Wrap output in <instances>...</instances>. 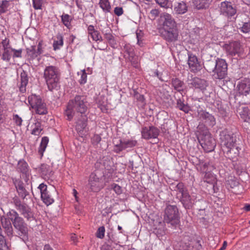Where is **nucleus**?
I'll return each mask as SVG.
<instances>
[{"label":"nucleus","instance_id":"obj_1","mask_svg":"<svg viewBox=\"0 0 250 250\" xmlns=\"http://www.w3.org/2000/svg\"><path fill=\"white\" fill-rule=\"evenodd\" d=\"M197 132L198 140L204 150L207 152L213 151L216 146V141L208 129L204 125H199Z\"/></svg>","mask_w":250,"mask_h":250},{"label":"nucleus","instance_id":"obj_2","mask_svg":"<svg viewBox=\"0 0 250 250\" xmlns=\"http://www.w3.org/2000/svg\"><path fill=\"white\" fill-rule=\"evenodd\" d=\"M60 76L58 67L52 65L46 67L44 71V77L49 90L52 91L57 87Z\"/></svg>","mask_w":250,"mask_h":250},{"label":"nucleus","instance_id":"obj_3","mask_svg":"<svg viewBox=\"0 0 250 250\" xmlns=\"http://www.w3.org/2000/svg\"><path fill=\"white\" fill-rule=\"evenodd\" d=\"M7 215L10 216L14 228L19 231V234L21 236H26L28 233V228L23 219L14 210L9 211Z\"/></svg>","mask_w":250,"mask_h":250},{"label":"nucleus","instance_id":"obj_4","mask_svg":"<svg viewBox=\"0 0 250 250\" xmlns=\"http://www.w3.org/2000/svg\"><path fill=\"white\" fill-rule=\"evenodd\" d=\"M164 219L165 222L170 224L172 226L178 224L180 222L179 210L176 205L166 204L164 210Z\"/></svg>","mask_w":250,"mask_h":250},{"label":"nucleus","instance_id":"obj_5","mask_svg":"<svg viewBox=\"0 0 250 250\" xmlns=\"http://www.w3.org/2000/svg\"><path fill=\"white\" fill-rule=\"evenodd\" d=\"M227 56L234 59H239L244 55V48L239 41H232L224 45Z\"/></svg>","mask_w":250,"mask_h":250},{"label":"nucleus","instance_id":"obj_6","mask_svg":"<svg viewBox=\"0 0 250 250\" xmlns=\"http://www.w3.org/2000/svg\"><path fill=\"white\" fill-rule=\"evenodd\" d=\"M237 94L242 96L246 104H250V78H244L236 86Z\"/></svg>","mask_w":250,"mask_h":250},{"label":"nucleus","instance_id":"obj_7","mask_svg":"<svg viewBox=\"0 0 250 250\" xmlns=\"http://www.w3.org/2000/svg\"><path fill=\"white\" fill-rule=\"evenodd\" d=\"M28 102L36 113L40 115H44L47 113L46 104L42 101L39 96L32 94L28 97Z\"/></svg>","mask_w":250,"mask_h":250},{"label":"nucleus","instance_id":"obj_8","mask_svg":"<svg viewBox=\"0 0 250 250\" xmlns=\"http://www.w3.org/2000/svg\"><path fill=\"white\" fill-rule=\"evenodd\" d=\"M13 203L16 209L27 221H31L35 219L31 208L26 204L21 203L18 197L13 198Z\"/></svg>","mask_w":250,"mask_h":250},{"label":"nucleus","instance_id":"obj_9","mask_svg":"<svg viewBox=\"0 0 250 250\" xmlns=\"http://www.w3.org/2000/svg\"><path fill=\"white\" fill-rule=\"evenodd\" d=\"M220 144L222 149L232 147L236 142V136L227 129L222 130L220 133Z\"/></svg>","mask_w":250,"mask_h":250},{"label":"nucleus","instance_id":"obj_10","mask_svg":"<svg viewBox=\"0 0 250 250\" xmlns=\"http://www.w3.org/2000/svg\"><path fill=\"white\" fill-rule=\"evenodd\" d=\"M69 103V106H72L76 111L82 114L85 113L87 109V102L84 96L76 95Z\"/></svg>","mask_w":250,"mask_h":250},{"label":"nucleus","instance_id":"obj_11","mask_svg":"<svg viewBox=\"0 0 250 250\" xmlns=\"http://www.w3.org/2000/svg\"><path fill=\"white\" fill-rule=\"evenodd\" d=\"M96 171H101L103 174L111 172L113 169V162L107 156L100 158L95 164Z\"/></svg>","mask_w":250,"mask_h":250},{"label":"nucleus","instance_id":"obj_12","mask_svg":"<svg viewBox=\"0 0 250 250\" xmlns=\"http://www.w3.org/2000/svg\"><path fill=\"white\" fill-rule=\"evenodd\" d=\"M158 29L161 37L168 42H173L178 40L179 32L177 27Z\"/></svg>","mask_w":250,"mask_h":250},{"label":"nucleus","instance_id":"obj_13","mask_svg":"<svg viewBox=\"0 0 250 250\" xmlns=\"http://www.w3.org/2000/svg\"><path fill=\"white\" fill-rule=\"evenodd\" d=\"M228 64L226 61L222 59H217V64L215 70L213 75L215 79L222 80L225 79L227 75Z\"/></svg>","mask_w":250,"mask_h":250},{"label":"nucleus","instance_id":"obj_14","mask_svg":"<svg viewBox=\"0 0 250 250\" xmlns=\"http://www.w3.org/2000/svg\"><path fill=\"white\" fill-rule=\"evenodd\" d=\"M160 27L158 29L175 28L177 27L176 22L172 16L167 13H162L159 20Z\"/></svg>","mask_w":250,"mask_h":250},{"label":"nucleus","instance_id":"obj_15","mask_svg":"<svg viewBox=\"0 0 250 250\" xmlns=\"http://www.w3.org/2000/svg\"><path fill=\"white\" fill-rule=\"evenodd\" d=\"M198 118L207 128L208 126L212 127L216 125V119L214 116L209 112L201 110L198 113ZM199 125H201L200 124Z\"/></svg>","mask_w":250,"mask_h":250},{"label":"nucleus","instance_id":"obj_16","mask_svg":"<svg viewBox=\"0 0 250 250\" xmlns=\"http://www.w3.org/2000/svg\"><path fill=\"white\" fill-rule=\"evenodd\" d=\"M98 171L92 173L89 179L88 184L91 191L94 192L99 191L102 188V178L98 176Z\"/></svg>","mask_w":250,"mask_h":250},{"label":"nucleus","instance_id":"obj_17","mask_svg":"<svg viewBox=\"0 0 250 250\" xmlns=\"http://www.w3.org/2000/svg\"><path fill=\"white\" fill-rule=\"evenodd\" d=\"M159 133V129L153 125L144 127L141 131L142 138L146 140L157 138Z\"/></svg>","mask_w":250,"mask_h":250},{"label":"nucleus","instance_id":"obj_18","mask_svg":"<svg viewBox=\"0 0 250 250\" xmlns=\"http://www.w3.org/2000/svg\"><path fill=\"white\" fill-rule=\"evenodd\" d=\"M220 11L221 14L228 17H231L236 13V9L233 7L231 2L224 1L220 3Z\"/></svg>","mask_w":250,"mask_h":250},{"label":"nucleus","instance_id":"obj_19","mask_svg":"<svg viewBox=\"0 0 250 250\" xmlns=\"http://www.w3.org/2000/svg\"><path fill=\"white\" fill-rule=\"evenodd\" d=\"M188 64L190 71L193 73L199 71L202 68V64L198 61L197 57L192 54H188Z\"/></svg>","mask_w":250,"mask_h":250},{"label":"nucleus","instance_id":"obj_20","mask_svg":"<svg viewBox=\"0 0 250 250\" xmlns=\"http://www.w3.org/2000/svg\"><path fill=\"white\" fill-rule=\"evenodd\" d=\"M18 194L22 199L29 195V193L25 188L24 184L20 179H13Z\"/></svg>","mask_w":250,"mask_h":250},{"label":"nucleus","instance_id":"obj_21","mask_svg":"<svg viewBox=\"0 0 250 250\" xmlns=\"http://www.w3.org/2000/svg\"><path fill=\"white\" fill-rule=\"evenodd\" d=\"M226 155V157L230 160L236 159L239 154V149L235 145L232 147H228L222 149Z\"/></svg>","mask_w":250,"mask_h":250},{"label":"nucleus","instance_id":"obj_22","mask_svg":"<svg viewBox=\"0 0 250 250\" xmlns=\"http://www.w3.org/2000/svg\"><path fill=\"white\" fill-rule=\"evenodd\" d=\"M180 200L186 209L191 208L195 201V199L191 197L188 193L183 196H180Z\"/></svg>","mask_w":250,"mask_h":250},{"label":"nucleus","instance_id":"obj_23","mask_svg":"<svg viewBox=\"0 0 250 250\" xmlns=\"http://www.w3.org/2000/svg\"><path fill=\"white\" fill-rule=\"evenodd\" d=\"M192 87L195 88H199L201 90L204 89L208 85L207 81L198 77H195L191 79L189 83Z\"/></svg>","mask_w":250,"mask_h":250},{"label":"nucleus","instance_id":"obj_24","mask_svg":"<svg viewBox=\"0 0 250 250\" xmlns=\"http://www.w3.org/2000/svg\"><path fill=\"white\" fill-rule=\"evenodd\" d=\"M9 218H4L3 219L1 217V224L5 233L8 236H11L13 234V228L11 223L10 216Z\"/></svg>","mask_w":250,"mask_h":250},{"label":"nucleus","instance_id":"obj_25","mask_svg":"<svg viewBox=\"0 0 250 250\" xmlns=\"http://www.w3.org/2000/svg\"><path fill=\"white\" fill-rule=\"evenodd\" d=\"M28 83V77L26 71L22 70L20 74V84L19 89L21 93L26 91V87Z\"/></svg>","mask_w":250,"mask_h":250},{"label":"nucleus","instance_id":"obj_26","mask_svg":"<svg viewBox=\"0 0 250 250\" xmlns=\"http://www.w3.org/2000/svg\"><path fill=\"white\" fill-rule=\"evenodd\" d=\"M204 182L212 185L214 192H217L218 189L215 187V185L217 184L216 178L212 173L210 172H206L204 177Z\"/></svg>","mask_w":250,"mask_h":250},{"label":"nucleus","instance_id":"obj_27","mask_svg":"<svg viewBox=\"0 0 250 250\" xmlns=\"http://www.w3.org/2000/svg\"><path fill=\"white\" fill-rule=\"evenodd\" d=\"M170 82V83L174 90L179 92L184 91L185 83L183 81L179 78H173L171 79Z\"/></svg>","mask_w":250,"mask_h":250},{"label":"nucleus","instance_id":"obj_28","mask_svg":"<svg viewBox=\"0 0 250 250\" xmlns=\"http://www.w3.org/2000/svg\"><path fill=\"white\" fill-rule=\"evenodd\" d=\"M188 6L186 2L181 1L175 3L174 11L177 14H184L188 11Z\"/></svg>","mask_w":250,"mask_h":250},{"label":"nucleus","instance_id":"obj_29","mask_svg":"<svg viewBox=\"0 0 250 250\" xmlns=\"http://www.w3.org/2000/svg\"><path fill=\"white\" fill-rule=\"evenodd\" d=\"M210 2L211 0H193L194 6L198 10L208 8Z\"/></svg>","mask_w":250,"mask_h":250},{"label":"nucleus","instance_id":"obj_30","mask_svg":"<svg viewBox=\"0 0 250 250\" xmlns=\"http://www.w3.org/2000/svg\"><path fill=\"white\" fill-rule=\"evenodd\" d=\"M87 118L85 116L81 115V119L76 122V129L78 132L83 131L87 125Z\"/></svg>","mask_w":250,"mask_h":250},{"label":"nucleus","instance_id":"obj_31","mask_svg":"<svg viewBox=\"0 0 250 250\" xmlns=\"http://www.w3.org/2000/svg\"><path fill=\"white\" fill-rule=\"evenodd\" d=\"M27 58L33 61L41 55L36 49V46L32 45L26 49Z\"/></svg>","mask_w":250,"mask_h":250},{"label":"nucleus","instance_id":"obj_32","mask_svg":"<svg viewBox=\"0 0 250 250\" xmlns=\"http://www.w3.org/2000/svg\"><path fill=\"white\" fill-rule=\"evenodd\" d=\"M217 64V59L216 60H208L204 65L205 69L209 73L213 72L215 70Z\"/></svg>","mask_w":250,"mask_h":250},{"label":"nucleus","instance_id":"obj_33","mask_svg":"<svg viewBox=\"0 0 250 250\" xmlns=\"http://www.w3.org/2000/svg\"><path fill=\"white\" fill-rule=\"evenodd\" d=\"M40 170L42 174L47 178H49L53 174L50 167L47 164L41 165Z\"/></svg>","mask_w":250,"mask_h":250},{"label":"nucleus","instance_id":"obj_34","mask_svg":"<svg viewBox=\"0 0 250 250\" xmlns=\"http://www.w3.org/2000/svg\"><path fill=\"white\" fill-rule=\"evenodd\" d=\"M126 59L128 62H131L133 67L135 68L138 67V57L135 54L134 52L127 55Z\"/></svg>","mask_w":250,"mask_h":250},{"label":"nucleus","instance_id":"obj_35","mask_svg":"<svg viewBox=\"0 0 250 250\" xmlns=\"http://www.w3.org/2000/svg\"><path fill=\"white\" fill-rule=\"evenodd\" d=\"M56 40L54 41L53 44V48L55 50L59 49L63 44V37L61 34H57L56 36Z\"/></svg>","mask_w":250,"mask_h":250},{"label":"nucleus","instance_id":"obj_36","mask_svg":"<svg viewBox=\"0 0 250 250\" xmlns=\"http://www.w3.org/2000/svg\"><path fill=\"white\" fill-rule=\"evenodd\" d=\"M49 139L47 137H43L42 139L38 152L39 154L42 156L44 151L48 145Z\"/></svg>","mask_w":250,"mask_h":250},{"label":"nucleus","instance_id":"obj_37","mask_svg":"<svg viewBox=\"0 0 250 250\" xmlns=\"http://www.w3.org/2000/svg\"><path fill=\"white\" fill-rule=\"evenodd\" d=\"M176 107L186 113H188L190 110V107L187 104H185L180 99L177 100Z\"/></svg>","mask_w":250,"mask_h":250},{"label":"nucleus","instance_id":"obj_38","mask_svg":"<svg viewBox=\"0 0 250 250\" xmlns=\"http://www.w3.org/2000/svg\"><path fill=\"white\" fill-rule=\"evenodd\" d=\"M41 198L43 202L47 205H50L54 202V199L51 197L49 194V192L46 191L42 193L41 194Z\"/></svg>","mask_w":250,"mask_h":250},{"label":"nucleus","instance_id":"obj_39","mask_svg":"<svg viewBox=\"0 0 250 250\" xmlns=\"http://www.w3.org/2000/svg\"><path fill=\"white\" fill-rule=\"evenodd\" d=\"M237 28L243 33H249L250 32V21L242 22V24L239 23Z\"/></svg>","mask_w":250,"mask_h":250},{"label":"nucleus","instance_id":"obj_40","mask_svg":"<svg viewBox=\"0 0 250 250\" xmlns=\"http://www.w3.org/2000/svg\"><path fill=\"white\" fill-rule=\"evenodd\" d=\"M200 167V170L202 172H207V171H211L215 168L213 165H210L209 163L205 162H201L198 166Z\"/></svg>","mask_w":250,"mask_h":250},{"label":"nucleus","instance_id":"obj_41","mask_svg":"<svg viewBox=\"0 0 250 250\" xmlns=\"http://www.w3.org/2000/svg\"><path fill=\"white\" fill-rule=\"evenodd\" d=\"M175 190H177L178 192L177 193L178 195V194H181L180 196H183L185 194L188 193V190L187 188L185 187L184 184L183 183H179L175 187Z\"/></svg>","mask_w":250,"mask_h":250},{"label":"nucleus","instance_id":"obj_42","mask_svg":"<svg viewBox=\"0 0 250 250\" xmlns=\"http://www.w3.org/2000/svg\"><path fill=\"white\" fill-rule=\"evenodd\" d=\"M100 7L105 12H110L111 7L108 0H100Z\"/></svg>","mask_w":250,"mask_h":250},{"label":"nucleus","instance_id":"obj_43","mask_svg":"<svg viewBox=\"0 0 250 250\" xmlns=\"http://www.w3.org/2000/svg\"><path fill=\"white\" fill-rule=\"evenodd\" d=\"M74 108L72 106H69V103L67 104L66 109L64 112V115L67 117V120H71L74 115Z\"/></svg>","mask_w":250,"mask_h":250},{"label":"nucleus","instance_id":"obj_44","mask_svg":"<svg viewBox=\"0 0 250 250\" xmlns=\"http://www.w3.org/2000/svg\"><path fill=\"white\" fill-rule=\"evenodd\" d=\"M17 169L22 173L26 174L28 169L27 163L24 161H20L18 164Z\"/></svg>","mask_w":250,"mask_h":250},{"label":"nucleus","instance_id":"obj_45","mask_svg":"<svg viewBox=\"0 0 250 250\" xmlns=\"http://www.w3.org/2000/svg\"><path fill=\"white\" fill-rule=\"evenodd\" d=\"M42 129L43 128L42 127L41 123L39 121H37L34 124V128L31 131V134L38 136L41 133Z\"/></svg>","mask_w":250,"mask_h":250},{"label":"nucleus","instance_id":"obj_46","mask_svg":"<svg viewBox=\"0 0 250 250\" xmlns=\"http://www.w3.org/2000/svg\"><path fill=\"white\" fill-rule=\"evenodd\" d=\"M132 96L137 101L140 102L142 104H144L145 102V97L143 95L139 94L136 90H133V93H131Z\"/></svg>","mask_w":250,"mask_h":250},{"label":"nucleus","instance_id":"obj_47","mask_svg":"<svg viewBox=\"0 0 250 250\" xmlns=\"http://www.w3.org/2000/svg\"><path fill=\"white\" fill-rule=\"evenodd\" d=\"M62 21L63 24L68 27L70 25V17L69 15L64 14L61 16Z\"/></svg>","mask_w":250,"mask_h":250},{"label":"nucleus","instance_id":"obj_48","mask_svg":"<svg viewBox=\"0 0 250 250\" xmlns=\"http://www.w3.org/2000/svg\"><path fill=\"white\" fill-rule=\"evenodd\" d=\"M12 0H2L1 3V13L8 11Z\"/></svg>","mask_w":250,"mask_h":250},{"label":"nucleus","instance_id":"obj_49","mask_svg":"<svg viewBox=\"0 0 250 250\" xmlns=\"http://www.w3.org/2000/svg\"><path fill=\"white\" fill-rule=\"evenodd\" d=\"M12 48H4L2 59L4 61H9L11 58L10 51Z\"/></svg>","mask_w":250,"mask_h":250},{"label":"nucleus","instance_id":"obj_50","mask_svg":"<svg viewBox=\"0 0 250 250\" xmlns=\"http://www.w3.org/2000/svg\"><path fill=\"white\" fill-rule=\"evenodd\" d=\"M33 6L36 10L42 9L43 0H32Z\"/></svg>","mask_w":250,"mask_h":250},{"label":"nucleus","instance_id":"obj_51","mask_svg":"<svg viewBox=\"0 0 250 250\" xmlns=\"http://www.w3.org/2000/svg\"><path fill=\"white\" fill-rule=\"evenodd\" d=\"M124 145L125 149L128 147H132L136 146L137 142L136 140H128L124 141Z\"/></svg>","mask_w":250,"mask_h":250},{"label":"nucleus","instance_id":"obj_52","mask_svg":"<svg viewBox=\"0 0 250 250\" xmlns=\"http://www.w3.org/2000/svg\"><path fill=\"white\" fill-rule=\"evenodd\" d=\"M81 76L79 82L81 84H83L86 83L87 81V74L84 69L82 70L80 72Z\"/></svg>","mask_w":250,"mask_h":250},{"label":"nucleus","instance_id":"obj_53","mask_svg":"<svg viewBox=\"0 0 250 250\" xmlns=\"http://www.w3.org/2000/svg\"><path fill=\"white\" fill-rule=\"evenodd\" d=\"M93 41L96 42L102 41L103 39L102 36L100 35V33L98 31H96L95 32L90 35Z\"/></svg>","mask_w":250,"mask_h":250},{"label":"nucleus","instance_id":"obj_54","mask_svg":"<svg viewBox=\"0 0 250 250\" xmlns=\"http://www.w3.org/2000/svg\"><path fill=\"white\" fill-rule=\"evenodd\" d=\"M105 228L104 226L99 228L97 232L96 236L100 239H103L104 236Z\"/></svg>","mask_w":250,"mask_h":250},{"label":"nucleus","instance_id":"obj_55","mask_svg":"<svg viewBox=\"0 0 250 250\" xmlns=\"http://www.w3.org/2000/svg\"><path fill=\"white\" fill-rule=\"evenodd\" d=\"M108 47L107 44L105 42H103L102 41H99L97 42V45L96 48H95L96 49H99L101 50H106Z\"/></svg>","mask_w":250,"mask_h":250},{"label":"nucleus","instance_id":"obj_56","mask_svg":"<svg viewBox=\"0 0 250 250\" xmlns=\"http://www.w3.org/2000/svg\"><path fill=\"white\" fill-rule=\"evenodd\" d=\"M101 141V137L99 135L95 134L91 138V143L94 145H97Z\"/></svg>","mask_w":250,"mask_h":250},{"label":"nucleus","instance_id":"obj_57","mask_svg":"<svg viewBox=\"0 0 250 250\" xmlns=\"http://www.w3.org/2000/svg\"><path fill=\"white\" fill-rule=\"evenodd\" d=\"M124 143L122 141H120V143L119 145H116L114 146V150L116 152H119L122 150L125 149Z\"/></svg>","mask_w":250,"mask_h":250},{"label":"nucleus","instance_id":"obj_58","mask_svg":"<svg viewBox=\"0 0 250 250\" xmlns=\"http://www.w3.org/2000/svg\"><path fill=\"white\" fill-rule=\"evenodd\" d=\"M112 188L115 192L116 193L119 195L122 193V187L116 184H113L112 185Z\"/></svg>","mask_w":250,"mask_h":250},{"label":"nucleus","instance_id":"obj_59","mask_svg":"<svg viewBox=\"0 0 250 250\" xmlns=\"http://www.w3.org/2000/svg\"><path fill=\"white\" fill-rule=\"evenodd\" d=\"M124 50L125 52L126 53L127 55L130 54L134 52L133 47L131 46L130 44H125L124 46Z\"/></svg>","mask_w":250,"mask_h":250},{"label":"nucleus","instance_id":"obj_60","mask_svg":"<svg viewBox=\"0 0 250 250\" xmlns=\"http://www.w3.org/2000/svg\"><path fill=\"white\" fill-rule=\"evenodd\" d=\"M13 120L17 125L21 126V125L22 120L18 115L15 114L13 115Z\"/></svg>","mask_w":250,"mask_h":250},{"label":"nucleus","instance_id":"obj_61","mask_svg":"<svg viewBox=\"0 0 250 250\" xmlns=\"http://www.w3.org/2000/svg\"><path fill=\"white\" fill-rule=\"evenodd\" d=\"M12 51L13 52V57H17V58H21V53L22 52V50L21 49L16 50L15 49L12 48Z\"/></svg>","mask_w":250,"mask_h":250},{"label":"nucleus","instance_id":"obj_62","mask_svg":"<svg viewBox=\"0 0 250 250\" xmlns=\"http://www.w3.org/2000/svg\"><path fill=\"white\" fill-rule=\"evenodd\" d=\"M158 4L161 7H167V4L168 2V0H155Z\"/></svg>","mask_w":250,"mask_h":250},{"label":"nucleus","instance_id":"obj_63","mask_svg":"<svg viewBox=\"0 0 250 250\" xmlns=\"http://www.w3.org/2000/svg\"><path fill=\"white\" fill-rule=\"evenodd\" d=\"M123 9L121 7H116L114 10V13L118 16H120L123 14Z\"/></svg>","mask_w":250,"mask_h":250},{"label":"nucleus","instance_id":"obj_64","mask_svg":"<svg viewBox=\"0 0 250 250\" xmlns=\"http://www.w3.org/2000/svg\"><path fill=\"white\" fill-rule=\"evenodd\" d=\"M3 237L1 235V250H9L5 240H3Z\"/></svg>","mask_w":250,"mask_h":250}]
</instances>
